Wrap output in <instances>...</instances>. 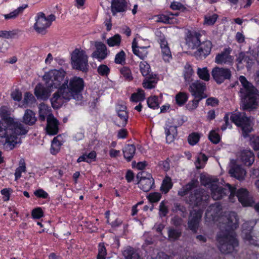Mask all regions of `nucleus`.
I'll use <instances>...</instances> for the list:
<instances>
[{"label": "nucleus", "instance_id": "obj_13", "mask_svg": "<svg viewBox=\"0 0 259 259\" xmlns=\"http://www.w3.org/2000/svg\"><path fill=\"white\" fill-rule=\"evenodd\" d=\"M255 223L253 221L244 223L242 225V235L245 242L256 246L258 245L257 241L251 235V231Z\"/></svg>", "mask_w": 259, "mask_h": 259}, {"label": "nucleus", "instance_id": "obj_24", "mask_svg": "<svg viewBox=\"0 0 259 259\" xmlns=\"http://www.w3.org/2000/svg\"><path fill=\"white\" fill-rule=\"evenodd\" d=\"M54 90L49 87H44L42 84H37L34 89V94L38 99L47 100Z\"/></svg>", "mask_w": 259, "mask_h": 259}, {"label": "nucleus", "instance_id": "obj_30", "mask_svg": "<svg viewBox=\"0 0 259 259\" xmlns=\"http://www.w3.org/2000/svg\"><path fill=\"white\" fill-rule=\"evenodd\" d=\"M39 119L41 121H45L46 117L47 118L50 116H53L51 113V108L44 103L39 104Z\"/></svg>", "mask_w": 259, "mask_h": 259}, {"label": "nucleus", "instance_id": "obj_61", "mask_svg": "<svg viewBox=\"0 0 259 259\" xmlns=\"http://www.w3.org/2000/svg\"><path fill=\"white\" fill-rule=\"evenodd\" d=\"M199 140V136L198 134L192 133L190 135L188 138L189 143L191 145L196 144Z\"/></svg>", "mask_w": 259, "mask_h": 259}, {"label": "nucleus", "instance_id": "obj_22", "mask_svg": "<svg viewBox=\"0 0 259 259\" xmlns=\"http://www.w3.org/2000/svg\"><path fill=\"white\" fill-rule=\"evenodd\" d=\"M232 50L226 48L221 53L218 54L215 58V62L219 64L232 65L234 57L230 55Z\"/></svg>", "mask_w": 259, "mask_h": 259}, {"label": "nucleus", "instance_id": "obj_60", "mask_svg": "<svg viewBox=\"0 0 259 259\" xmlns=\"http://www.w3.org/2000/svg\"><path fill=\"white\" fill-rule=\"evenodd\" d=\"M98 72L102 76H107L110 72V69L106 65H100L98 68Z\"/></svg>", "mask_w": 259, "mask_h": 259}, {"label": "nucleus", "instance_id": "obj_10", "mask_svg": "<svg viewBox=\"0 0 259 259\" xmlns=\"http://www.w3.org/2000/svg\"><path fill=\"white\" fill-rule=\"evenodd\" d=\"M209 197L207 192L199 189L195 190L193 193H191L189 196V201L191 204L203 209L208 205Z\"/></svg>", "mask_w": 259, "mask_h": 259}, {"label": "nucleus", "instance_id": "obj_47", "mask_svg": "<svg viewBox=\"0 0 259 259\" xmlns=\"http://www.w3.org/2000/svg\"><path fill=\"white\" fill-rule=\"evenodd\" d=\"M156 83L155 78H152L151 76L145 77L143 82V86L144 88L147 89H151L155 87Z\"/></svg>", "mask_w": 259, "mask_h": 259}, {"label": "nucleus", "instance_id": "obj_17", "mask_svg": "<svg viewBox=\"0 0 259 259\" xmlns=\"http://www.w3.org/2000/svg\"><path fill=\"white\" fill-rule=\"evenodd\" d=\"M201 34L195 31H188L185 37L186 44L190 49H197L200 45Z\"/></svg>", "mask_w": 259, "mask_h": 259}, {"label": "nucleus", "instance_id": "obj_25", "mask_svg": "<svg viewBox=\"0 0 259 259\" xmlns=\"http://www.w3.org/2000/svg\"><path fill=\"white\" fill-rule=\"evenodd\" d=\"M11 109L6 106L0 108V116L5 123H21L10 116Z\"/></svg>", "mask_w": 259, "mask_h": 259}, {"label": "nucleus", "instance_id": "obj_31", "mask_svg": "<svg viewBox=\"0 0 259 259\" xmlns=\"http://www.w3.org/2000/svg\"><path fill=\"white\" fill-rule=\"evenodd\" d=\"M198 184L199 182L197 180L193 179L178 192V194L181 196H184L197 187Z\"/></svg>", "mask_w": 259, "mask_h": 259}, {"label": "nucleus", "instance_id": "obj_57", "mask_svg": "<svg viewBox=\"0 0 259 259\" xmlns=\"http://www.w3.org/2000/svg\"><path fill=\"white\" fill-rule=\"evenodd\" d=\"M218 15L216 14L206 15L204 17V24L207 25H212L216 21Z\"/></svg>", "mask_w": 259, "mask_h": 259}, {"label": "nucleus", "instance_id": "obj_46", "mask_svg": "<svg viewBox=\"0 0 259 259\" xmlns=\"http://www.w3.org/2000/svg\"><path fill=\"white\" fill-rule=\"evenodd\" d=\"M171 179L169 177H165L161 186V190L164 193H167L172 188Z\"/></svg>", "mask_w": 259, "mask_h": 259}, {"label": "nucleus", "instance_id": "obj_6", "mask_svg": "<svg viewBox=\"0 0 259 259\" xmlns=\"http://www.w3.org/2000/svg\"><path fill=\"white\" fill-rule=\"evenodd\" d=\"M65 76L66 72L63 69L51 70L45 74L43 80L47 87L54 90L59 89L62 85Z\"/></svg>", "mask_w": 259, "mask_h": 259}, {"label": "nucleus", "instance_id": "obj_45", "mask_svg": "<svg viewBox=\"0 0 259 259\" xmlns=\"http://www.w3.org/2000/svg\"><path fill=\"white\" fill-rule=\"evenodd\" d=\"M58 138V136L55 137L52 142L51 153L54 155L56 154L59 152L60 149V147L62 144L61 142L59 140Z\"/></svg>", "mask_w": 259, "mask_h": 259}, {"label": "nucleus", "instance_id": "obj_52", "mask_svg": "<svg viewBox=\"0 0 259 259\" xmlns=\"http://www.w3.org/2000/svg\"><path fill=\"white\" fill-rule=\"evenodd\" d=\"M114 62L116 64L121 65L125 64V53L123 50H121L115 55Z\"/></svg>", "mask_w": 259, "mask_h": 259}, {"label": "nucleus", "instance_id": "obj_2", "mask_svg": "<svg viewBox=\"0 0 259 259\" xmlns=\"http://www.w3.org/2000/svg\"><path fill=\"white\" fill-rule=\"evenodd\" d=\"M5 123L6 125H4L0 122V137L6 139L5 147L9 150H12L17 144L21 143L19 136L26 134L28 128L22 123Z\"/></svg>", "mask_w": 259, "mask_h": 259}, {"label": "nucleus", "instance_id": "obj_41", "mask_svg": "<svg viewBox=\"0 0 259 259\" xmlns=\"http://www.w3.org/2000/svg\"><path fill=\"white\" fill-rule=\"evenodd\" d=\"M96 157V153L95 151H92L88 154H85L79 157L77 159V162L81 161H85L88 163H90L93 161H95Z\"/></svg>", "mask_w": 259, "mask_h": 259}, {"label": "nucleus", "instance_id": "obj_23", "mask_svg": "<svg viewBox=\"0 0 259 259\" xmlns=\"http://www.w3.org/2000/svg\"><path fill=\"white\" fill-rule=\"evenodd\" d=\"M236 196L239 201L244 206H251L253 203L252 197L249 195V193L246 189H238L236 192Z\"/></svg>", "mask_w": 259, "mask_h": 259}, {"label": "nucleus", "instance_id": "obj_38", "mask_svg": "<svg viewBox=\"0 0 259 259\" xmlns=\"http://www.w3.org/2000/svg\"><path fill=\"white\" fill-rule=\"evenodd\" d=\"M27 7V5H24L22 6L18 7L17 9L14 10L9 14L4 15V17L6 20L15 19L20 14H22L24 10Z\"/></svg>", "mask_w": 259, "mask_h": 259}, {"label": "nucleus", "instance_id": "obj_21", "mask_svg": "<svg viewBox=\"0 0 259 259\" xmlns=\"http://www.w3.org/2000/svg\"><path fill=\"white\" fill-rule=\"evenodd\" d=\"M206 90V84L200 80H196L193 82L189 87V91L192 95L195 98L201 100L205 98L203 94L204 91Z\"/></svg>", "mask_w": 259, "mask_h": 259}, {"label": "nucleus", "instance_id": "obj_7", "mask_svg": "<svg viewBox=\"0 0 259 259\" xmlns=\"http://www.w3.org/2000/svg\"><path fill=\"white\" fill-rule=\"evenodd\" d=\"M71 60L73 68L83 72L88 70V57L84 50L75 49L71 53Z\"/></svg>", "mask_w": 259, "mask_h": 259}, {"label": "nucleus", "instance_id": "obj_8", "mask_svg": "<svg viewBox=\"0 0 259 259\" xmlns=\"http://www.w3.org/2000/svg\"><path fill=\"white\" fill-rule=\"evenodd\" d=\"M230 119L237 126L240 127L242 135L246 137L252 130L250 119L247 117L244 112H236L231 115Z\"/></svg>", "mask_w": 259, "mask_h": 259}, {"label": "nucleus", "instance_id": "obj_18", "mask_svg": "<svg viewBox=\"0 0 259 259\" xmlns=\"http://www.w3.org/2000/svg\"><path fill=\"white\" fill-rule=\"evenodd\" d=\"M96 50L92 54V57L96 59L98 61L105 59L109 54L106 45L102 42H95Z\"/></svg>", "mask_w": 259, "mask_h": 259}, {"label": "nucleus", "instance_id": "obj_62", "mask_svg": "<svg viewBox=\"0 0 259 259\" xmlns=\"http://www.w3.org/2000/svg\"><path fill=\"white\" fill-rule=\"evenodd\" d=\"M161 195L158 192L151 193L148 196V200L152 203L157 202L160 199Z\"/></svg>", "mask_w": 259, "mask_h": 259}, {"label": "nucleus", "instance_id": "obj_58", "mask_svg": "<svg viewBox=\"0 0 259 259\" xmlns=\"http://www.w3.org/2000/svg\"><path fill=\"white\" fill-rule=\"evenodd\" d=\"M107 251L104 244H100L99 245L97 259H105Z\"/></svg>", "mask_w": 259, "mask_h": 259}, {"label": "nucleus", "instance_id": "obj_14", "mask_svg": "<svg viewBox=\"0 0 259 259\" xmlns=\"http://www.w3.org/2000/svg\"><path fill=\"white\" fill-rule=\"evenodd\" d=\"M202 213L203 209L200 208L198 210L194 209L190 213L188 223V227L191 230L195 233L198 230Z\"/></svg>", "mask_w": 259, "mask_h": 259}, {"label": "nucleus", "instance_id": "obj_20", "mask_svg": "<svg viewBox=\"0 0 259 259\" xmlns=\"http://www.w3.org/2000/svg\"><path fill=\"white\" fill-rule=\"evenodd\" d=\"M229 174L239 181L244 179L246 171L240 165L236 164L234 160H231L229 164Z\"/></svg>", "mask_w": 259, "mask_h": 259}, {"label": "nucleus", "instance_id": "obj_44", "mask_svg": "<svg viewBox=\"0 0 259 259\" xmlns=\"http://www.w3.org/2000/svg\"><path fill=\"white\" fill-rule=\"evenodd\" d=\"M140 70L142 75L145 77L151 76L150 65L146 61H141L139 64Z\"/></svg>", "mask_w": 259, "mask_h": 259}, {"label": "nucleus", "instance_id": "obj_64", "mask_svg": "<svg viewBox=\"0 0 259 259\" xmlns=\"http://www.w3.org/2000/svg\"><path fill=\"white\" fill-rule=\"evenodd\" d=\"M250 145L254 150H259V137H253L250 139ZM259 158V152L258 153Z\"/></svg>", "mask_w": 259, "mask_h": 259}, {"label": "nucleus", "instance_id": "obj_3", "mask_svg": "<svg viewBox=\"0 0 259 259\" xmlns=\"http://www.w3.org/2000/svg\"><path fill=\"white\" fill-rule=\"evenodd\" d=\"M239 79L242 85V88L240 90V93L243 108L244 109L255 108L257 105L256 89L244 76H240Z\"/></svg>", "mask_w": 259, "mask_h": 259}, {"label": "nucleus", "instance_id": "obj_34", "mask_svg": "<svg viewBox=\"0 0 259 259\" xmlns=\"http://www.w3.org/2000/svg\"><path fill=\"white\" fill-rule=\"evenodd\" d=\"M178 13H172L167 12L165 14L158 15V21L164 23H171L174 22V16H178Z\"/></svg>", "mask_w": 259, "mask_h": 259}, {"label": "nucleus", "instance_id": "obj_1", "mask_svg": "<svg viewBox=\"0 0 259 259\" xmlns=\"http://www.w3.org/2000/svg\"><path fill=\"white\" fill-rule=\"evenodd\" d=\"M220 206L217 204L210 205L205 213L206 222L219 221L220 231L217 235L219 247L223 253H229L233 251L238 245L234 230L238 227L237 215L235 212H229L225 215L219 216Z\"/></svg>", "mask_w": 259, "mask_h": 259}, {"label": "nucleus", "instance_id": "obj_15", "mask_svg": "<svg viewBox=\"0 0 259 259\" xmlns=\"http://www.w3.org/2000/svg\"><path fill=\"white\" fill-rule=\"evenodd\" d=\"M126 107L124 105H117L116 107L117 117L114 122L119 127L125 126L128 121V115L126 111Z\"/></svg>", "mask_w": 259, "mask_h": 259}, {"label": "nucleus", "instance_id": "obj_55", "mask_svg": "<svg viewBox=\"0 0 259 259\" xmlns=\"http://www.w3.org/2000/svg\"><path fill=\"white\" fill-rule=\"evenodd\" d=\"M251 60L249 58V57L245 54L244 53L241 52L238 54L237 58L236 59V61L238 64H242L243 62H246L247 64V67L250 66L249 61Z\"/></svg>", "mask_w": 259, "mask_h": 259}, {"label": "nucleus", "instance_id": "obj_53", "mask_svg": "<svg viewBox=\"0 0 259 259\" xmlns=\"http://www.w3.org/2000/svg\"><path fill=\"white\" fill-rule=\"evenodd\" d=\"M181 235V232L179 230L169 229L168 231V239L170 241H175L179 238Z\"/></svg>", "mask_w": 259, "mask_h": 259}, {"label": "nucleus", "instance_id": "obj_36", "mask_svg": "<svg viewBox=\"0 0 259 259\" xmlns=\"http://www.w3.org/2000/svg\"><path fill=\"white\" fill-rule=\"evenodd\" d=\"M136 151V147L134 145H127L123 149L124 157L130 161L133 158Z\"/></svg>", "mask_w": 259, "mask_h": 259}, {"label": "nucleus", "instance_id": "obj_37", "mask_svg": "<svg viewBox=\"0 0 259 259\" xmlns=\"http://www.w3.org/2000/svg\"><path fill=\"white\" fill-rule=\"evenodd\" d=\"M23 121L26 124L30 125L35 123L36 118L34 112L31 110H26L23 116Z\"/></svg>", "mask_w": 259, "mask_h": 259}, {"label": "nucleus", "instance_id": "obj_26", "mask_svg": "<svg viewBox=\"0 0 259 259\" xmlns=\"http://www.w3.org/2000/svg\"><path fill=\"white\" fill-rule=\"evenodd\" d=\"M47 132L49 135H54L58 132V121L54 116L47 118Z\"/></svg>", "mask_w": 259, "mask_h": 259}, {"label": "nucleus", "instance_id": "obj_59", "mask_svg": "<svg viewBox=\"0 0 259 259\" xmlns=\"http://www.w3.org/2000/svg\"><path fill=\"white\" fill-rule=\"evenodd\" d=\"M16 34L17 33L15 31H0V37L5 38L7 39L13 38Z\"/></svg>", "mask_w": 259, "mask_h": 259}, {"label": "nucleus", "instance_id": "obj_9", "mask_svg": "<svg viewBox=\"0 0 259 259\" xmlns=\"http://www.w3.org/2000/svg\"><path fill=\"white\" fill-rule=\"evenodd\" d=\"M35 19L34 29L37 33L44 34L51 25L52 22L55 20L56 16L51 14L47 17L44 13L39 12L37 14Z\"/></svg>", "mask_w": 259, "mask_h": 259}, {"label": "nucleus", "instance_id": "obj_48", "mask_svg": "<svg viewBox=\"0 0 259 259\" xmlns=\"http://www.w3.org/2000/svg\"><path fill=\"white\" fill-rule=\"evenodd\" d=\"M144 99L145 94L144 91L141 89H138L137 92L133 94L131 97V100L135 102L143 101Z\"/></svg>", "mask_w": 259, "mask_h": 259}, {"label": "nucleus", "instance_id": "obj_50", "mask_svg": "<svg viewBox=\"0 0 259 259\" xmlns=\"http://www.w3.org/2000/svg\"><path fill=\"white\" fill-rule=\"evenodd\" d=\"M187 94L184 92H180L176 96V101L179 106L183 105L188 100Z\"/></svg>", "mask_w": 259, "mask_h": 259}, {"label": "nucleus", "instance_id": "obj_19", "mask_svg": "<svg viewBox=\"0 0 259 259\" xmlns=\"http://www.w3.org/2000/svg\"><path fill=\"white\" fill-rule=\"evenodd\" d=\"M66 92L63 88L61 86L58 89V91L55 92L53 97L51 99V102L52 107L55 109L60 108L63 104L64 100L69 101L71 100L70 98H66L64 96Z\"/></svg>", "mask_w": 259, "mask_h": 259}, {"label": "nucleus", "instance_id": "obj_40", "mask_svg": "<svg viewBox=\"0 0 259 259\" xmlns=\"http://www.w3.org/2000/svg\"><path fill=\"white\" fill-rule=\"evenodd\" d=\"M197 74L200 79L208 81L210 79L209 71L206 67L203 68H198Z\"/></svg>", "mask_w": 259, "mask_h": 259}, {"label": "nucleus", "instance_id": "obj_51", "mask_svg": "<svg viewBox=\"0 0 259 259\" xmlns=\"http://www.w3.org/2000/svg\"><path fill=\"white\" fill-rule=\"evenodd\" d=\"M120 72L125 80L131 81L133 79L132 71L128 67H121L120 69Z\"/></svg>", "mask_w": 259, "mask_h": 259}, {"label": "nucleus", "instance_id": "obj_27", "mask_svg": "<svg viewBox=\"0 0 259 259\" xmlns=\"http://www.w3.org/2000/svg\"><path fill=\"white\" fill-rule=\"evenodd\" d=\"M159 43L163 60L165 62H169L172 58V56L167 41L164 38L160 39Z\"/></svg>", "mask_w": 259, "mask_h": 259}, {"label": "nucleus", "instance_id": "obj_5", "mask_svg": "<svg viewBox=\"0 0 259 259\" xmlns=\"http://www.w3.org/2000/svg\"><path fill=\"white\" fill-rule=\"evenodd\" d=\"M202 183L205 186H208L211 192L212 198L214 200H219L223 198L224 196L230 194L229 199L233 201L232 198L236 194V189L232 187L229 184H227L225 188L219 186L215 183L207 182L204 183L203 178L201 177Z\"/></svg>", "mask_w": 259, "mask_h": 259}, {"label": "nucleus", "instance_id": "obj_12", "mask_svg": "<svg viewBox=\"0 0 259 259\" xmlns=\"http://www.w3.org/2000/svg\"><path fill=\"white\" fill-rule=\"evenodd\" d=\"M211 75L217 83L221 84L231 77V71L228 68L215 67L211 71Z\"/></svg>", "mask_w": 259, "mask_h": 259}, {"label": "nucleus", "instance_id": "obj_63", "mask_svg": "<svg viewBox=\"0 0 259 259\" xmlns=\"http://www.w3.org/2000/svg\"><path fill=\"white\" fill-rule=\"evenodd\" d=\"M170 8L173 10H179L184 12L186 8L181 3L178 2H173L170 6Z\"/></svg>", "mask_w": 259, "mask_h": 259}, {"label": "nucleus", "instance_id": "obj_29", "mask_svg": "<svg viewBox=\"0 0 259 259\" xmlns=\"http://www.w3.org/2000/svg\"><path fill=\"white\" fill-rule=\"evenodd\" d=\"M240 159L245 165L250 166L254 160V156L251 150H244L241 153Z\"/></svg>", "mask_w": 259, "mask_h": 259}, {"label": "nucleus", "instance_id": "obj_33", "mask_svg": "<svg viewBox=\"0 0 259 259\" xmlns=\"http://www.w3.org/2000/svg\"><path fill=\"white\" fill-rule=\"evenodd\" d=\"M166 134V140L168 143L174 141L178 135L177 126H169L168 128L165 129Z\"/></svg>", "mask_w": 259, "mask_h": 259}, {"label": "nucleus", "instance_id": "obj_49", "mask_svg": "<svg viewBox=\"0 0 259 259\" xmlns=\"http://www.w3.org/2000/svg\"><path fill=\"white\" fill-rule=\"evenodd\" d=\"M193 73L194 71L192 66L189 64H186L184 72V78L186 82H190L192 80L191 76Z\"/></svg>", "mask_w": 259, "mask_h": 259}, {"label": "nucleus", "instance_id": "obj_43", "mask_svg": "<svg viewBox=\"0 0 259 259\" xmlns=\"http://www.w3.org/2000/svg\"><path fill=\"white\" fill-rule=\"evenodd\" d=\"M121 38L119 34H115L109 37L107 40V44L109 47H119L121 44Z\"/></svg>", "mask_w": 259, "mask_h": 259}, {"label": "nucleus", "instance_id": "obj_56", "mask_svg": "<svg viewBox=\"0 0 259 259\" xmlns=\"http://www.w3.org/2000/svg\"><path fill=\"white\" fill-rule=\"evenodd\" d=\"M147 102L148 107L151 108L155 109L158 108V99L155 96L148 98Z\"/></svg>", "mask_w": 259, "mask_h": 259}, {"label": "nucleus", "instance_id": "obj_54", "mask_svg": "<svg viewBox=\"0 0 259 259\" xmlns=\"http://www.w3.org/2000/svg\"><path fill=\"white\" fill-rule=\"evenodd\" d=\"M207 159L208 158L205 154H200L195 162L196 168L198 169L202 168L204 166V163H202L201 161H202L203 163H205L207 161Z\"/></svg>", "mask_w": 259, "mask_h": 259}, {"label": "nucleus", "instance_id": "obj_32", "mask_svg": "<svg viewBox=\"0 0 259 259\" xmlns=\"http://www.w3.org/2000/svg\"><path fill=\"white\" fill-rule=\"evenodd\" d=\"M149 47H137L133 42L132 44V49L134 54L141 59H144L147 57L148 54L147 51Z\"/></svg>", "mask_w": 259, "mask_h": 259}, {"label": "nucleus", "instance_id": "obj_4", "mask_svg": "<svg viewBox=\"0 0 259 259\" xmlns=\"http://www.w3.org/2000/svg\"><path fill=\"white\" fill-rule=\"evenodd\" d=\"M84 85L82 78L74 76L68 80H65L61 86L66 92L64 94L65 97L80 101L82 98L81 92Z\"/></svg>", "mask_w": 259, "mask_h": 259}, {"label": "nucleus", "instance_id": "obj_11", "mask_svg": "<svg viewBox=\"0 0 259 259\" xmlns=\"http://www.w3.org/2000/svg\"><path fill=\"white\" fill-rule=\"evenodd\" d=\"M137 178L139 180V187L145 192L149 191L154 185V179L150 174L145 171L139 172Z\"/></svg>", "mask_w": 259, "mask_h": 259}, {"label": "nucleus", "instance_id": "obj_16", "mask_svg": "<svg viewBox=\"0 0 259 259\" xmlns=\"http://www.w3.org/2000/svg\"><path fill=\"white\" fill-rule=\"evenodd\" d=\"M212 48V43L210 40L200 42L197 50L194 52V56L197 59L205 58L210 53Z\"/></svg>", "mask_w": 259, "mask_h": 259}, {"label": "nucleus", "instance_id": "obj_28", "mask_svg": "<svg viewBox=\"0 0 259 259\" xmlns=\"http://www.w3.org/2000/svg\"><path fill=\"white\" fill-rule=\"evenodd\" d=\"M127 3L125 0H112L111 10L113 15L117 12H122L125 11Z\"/></svg>", "mask_w": 259, "mask_h": 259}, {"label": "nucleus", "instance_id": "obj_39", "mask_svg": "<svg viewBox=\"0 0 259 259\" xmlns=\"http://www.w3.org/2000/svg\"><path fill=\"white\" fill-rule=\"evenodd\" d=\"M35 101V99L33 95L29 92H26L24 95V100L21 107L23 108L30 107Z\"/></svg>", "mask_w": 259, "mask_h": 259}, {"label": "nucleus", "instance_id": "obj_35", "mask_svg": "<svg viewBox=\"0 0 259 259\" xmlns=\"http://www.w3.org/2000/svg\"><path fill=\"white\" fill-rule=\"evenodd\" d=\"M125 259H141L134 248L128 246L122 252Z\"/></svg>", "mask_w": 259, "mask_h": 259}, {"label": "nucleus", "instance_id": "obj_42", "mask_svg": "<svg viewBox=\"0 0 259 259\" xmlns=\"http://www.w3.org/2000/svg\"><path fill=\"white\" fill-rule=\"evenodd\" d=\"M26 164L23 159H21L19 162V166L15 172V180H18L21 177V174L26 171Z\"/></svg>", "mask_w": 259, "mask_h": 259}]
</instances>
